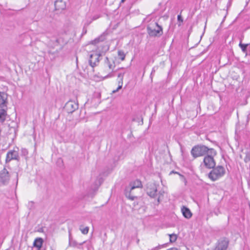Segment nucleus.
I'll return each mask as SVG.
<instances>
[{
  "instance_id": "nucleus-41",
  "label": "nucleus",
  "mask_w": 250,
  "mask_h": 250,
  "mask_svg": "<svg viewBox=\"0 0 250 250\" xmlns=\"http://www.w3.org/2000/svg\"><path fill=\"white\" fill-rule=\"evenodd\" d=\"M125 0H121V2H120V4L121 3H124L125 1Z\"/></svg>"
},
{
  "instance_id": "nucleus-2",
  "label": "nucleus",
  "mask_w": 250,
  "mask_h": 250,
  "mask_svg": "<svg viewBox=\"0 0 250 250\" xmlns=\"http://www.w3.org/2000/svg\"><path fill=\"white\" fill-rule=\"evenodd\" d=\"M213 151V149H209L205 146L198 145L192 147L191 154L194 158H196L198 157L204 156L208 153L212 154Z\"/></svg>"
},
{
  "instance_id": "nucleus-11",
  "label": "nucleus",
  "mask_w": 250,
  "mask_h": 250,
  "mask_svg": "<svg viewBox=\"0 0 250 250\" xmlns=\"http://www.w3.org/2000/svg\"><path fill=\"white\" fill-rule=\"evenodd\" d=\"M55 9L56 11H61L66 8V4L62 0H57L54 3Z\"/></svg>"
},
{
  "instance_id": "nucleus-4",
  "label": "nucleus",
  "mask_w": 250,
  "mask_h": 250,
  "mask_svg": "<svg viewBox=\"0 0 250 250\" xmlns=\"http://www.w3.org/2000/svg\"><path fill=\"white\" fill-rule=\"evenodd\" d=\"M78 108V104L75 101L70 100L68 101L64 106V109L68 113H72Z\"/></svg>"
},
{
  "instance_id": "nucleus-15",
  "label": "nucleus",
  "mask_w": 250,
  "mask_h": 250,
  "mask_svg": "<svg viewBox=\"0 0 250 250\" xmlns=\"http://www.w3.org/2000/svg\"><path fill=\"white\" fill-rule=\"evenodd\" d=\"M181 211L183 216L185 218L189 219L191 217L192 214L190 209L187 207L183 206V207L181 208Z\"/></svg>"
},
{
  "instance_id": "nucleus-33",
  "label": "nucleus",
  "mask_w": 250,
  "mask_h": 250,
  "mask_svg": "<svg viewBox=\"0 0 250 250\" xmlns=\"http://www.w3.org/2000/svg\"><path fill=\"white\" fill-rule=\"evenodd\" d=\"M250 161V155L249 154H247L244 158V161L245 163H248Z\"/></svg>"
},
{
  "instance_id": "nucleus-39",
  "label": "nucleus",
  "mask_w": 250,
  "mask_h": 250,
  "mask_svg": "<svg viewBox=\"0 0 250 250\" xmlns=\"http://www.w3.org/2000/svg\"><path fill=\"white\" fill-rule=\"evenodd\" d=\"M171 173H176V174H179L178 172H175V171H171L170 172V174H171Z\"/></svg>"
},
{
  "instance_id": "nucleus-3",
  "label": "nucleus",
  "mask_w": 250,
  "mask_h": 250,
  "mask_svg": "<svg viewBox=\"0 0 250 250\" xmlns=\"http://www.w3.org/2000/svg\"><path fill=\"white\" fill-rule=\"evenodd\" d=\"M158 186L154 183H148L146 185V192L152 198H156L158 196Z\"/></svg>"
},
{
  "instance_id": "nucleus-31",
  "label": "nucleus",
  "mask_w": 250,
  "mask_h": 250,
  "mask_svg": "<svg viewBox=\"0 0 250 250\" xmlns=\"http://www.w3.org/2000/svg\"><path fill=\"white\" fill-rule=\"evenodd\" d=\"M59 52V51L57 49L54 51H52L51 49H50L48 51V54H52L54 56L57 55L58 54Z\"/></svg>"
},
{
  "instance_id": "nucleus-12",
  "label": "nucleus",
  "mask_w": 250,
  "mask_h": 250,
  "mask_svg": "<svg viewBox=\"0 0 250 250\" xmlns=\"http://www.w3.org/2000/svg\"><path fill=\"white\" fill-rule=\"evenodd\" d=\"M7 94L4 92H0V107L7 106Z\"/></svg>"
},
{
  "instance_id": "nucleus-22",
  "label": "nucleus",
  "mask_w": 250,
  "mask_h": 250,
  "mask_svg": "<svg viewBox=\"0 0 250 250\" xmlns=\"http://www.w3.org/2000/svg\"><path fill=\"white\" fill-rule=\"evenodd\" d=\"M250 44V43L244 44V43H242L241 42H240L239 43V45L240 47V48H241L242 51L244 53H245L247 54V47Z\"/></svg>"
},
{
  "instance_id": "nucleus-19",
  "label": "nucleus",
  "mask_w": 250,
  "mask_h": 250,
  "mask_svg": "<svg viewBox=\"0 0 250 250\" xmlns=\"http://www.w3.org/2000/svg\"><path fill=\"white\" fill-rule=\"evenodd\" d=\"M43 240L41 238H36L34 242V246L35 247L38 248V249H40L42 245Z\"/></svg>"
},
{
  "instance_id": "nucleus-13",
  "label": "nucleus",
  "mask_w": 250,
  "mask_h": 250,
  "mask_svg": "<svg viewBox=\"0 0 250 250\" xmlns=\"http://www.w3.org/2000/svg\"><path fill=\"white\" fill-rule=\"evenodd\" d=\"M229 238L223 237L220 240V250H227L229 247Z\"/></svg>"
},
{
  "instance_id": "nucleus-8",
  "label": "nucleus",
  "mask_w": 250,
  "mask_h": 250,
  "mask_svg": "<svg viewBox=\"0 0 250 250\" xmlns=\"http://www.w3.org/2000/svg\"><path fill=\"white\" fill-rule=\"evenodd\" d=\"M204 164L206 167L208 168H214L215 166V163L213 157L208 154L205 157Z\"/></svg>"
},
{
  "instance_id": "nucleus-23",
  "label": "nucleus",
  "mask_w": 250,
  "mask_h": 250,
  "mask_svg": "<svg viewBox=\"0 0 250 250\" xmlns=\"http://www.w3.org/2000/svg\"><path fill=\"white\" fill-rule=\"evenodd\" d=\"M69 237V246L70 247H76L77 246L78 243L76 242V241L72 240L71 236V233L70 232Z\"/></svg>"
},
{
  "instance_id": "nucleus-27",
  "label": "nucleus",
  "mask_w": 250,
  "mask_h": 250,
  "mask_svg": "<svg viewBox=\"0 0 250 250\" xmlns=\"http://www.w3.org/2000/svg\"><path fill=\"white\" fill-rule=\"evenodd\" d=\"M169 236L170 242L171 243L175 242L177 240V236L175 234H169Z\"/></svg>"
},
{
  "instance_id": "nucleus-10",
  "label": "nucleus",
  "mask_w": 250,
  "mask_h": 250,
  "mask_svg": "<svg viewBox=\"0 0 250 250\" xmlns=\"http://www.w3.org/2000/svg\"><path fill=\"white\" fill-rule=\"evenodd\" d=\"M125 73V72H120L118 73L117 75L118 86L116 90H113L112 93H116V92L118 91L120 89L122 88L123 83L124 77Z\"/></svg>"
},
{
  "instance_id": "nucleus-42",
  "label": "nucleus",
  "mask_w": 250,
  "mask_h": 250,
  "mask_svg": "<svg viewBox=\"0 0 250 250\" xmlns=\"http://www.w3.org/2000/svg\"><path fill=\"white\" fill-rule=\"evenodd\" d=\"M85 242V241L83 242L82 243H80V245H83V244H84Z\"/></svg>"
},
{
  "instance_id": "nucleus-1",
  "label": "nucleus",
  "mask_w": 250,
  "mask_h": 250,
  "mask_svg": "<svg viewBox=\"0 0 250 250\" xmlns=\"http://www.w3.org/2000/svg\"><path fill=\"white\" fill-rule=\"evenodd\" d=\"M146 30L148 34L151 37H160L163 34V27L156 22L148 24Z\"/></svg>"
},
{
  "instance_id": "nucleus-16",
  "label": "nucleus",
  "mask_w": 250,
  "mask_h": 250,
  "mask_svg": "<svg viewBox=\"0 0 250 250\" xmlns=\"http://www.w3.org/2000/svg\"><path fill=\"white\" fill-rule=\"evenodd\" d=\"M60 43V40L57 37H52L48 43V45L50 47L54 48L56 46H59Z\"/></svg>"
},
{
  "instance_id": "nucleus-20",
  "label": "nucleus",
  "mask_w": 250,
  "mask_h": 250,
  "mask_svg": "<svg viewBox=\"0 0 250 250\" xmlns=\"http://www.w3.org/2000/svg\"><path fill=\"white\" fill-rule=\"evenodd\" d=\"M142 187V184L141 181L139 180H136L134 182L133 185L130 187L132 188V189H135L136 188H141Z\"/></svg>"
},
{
  "instance_id": "nucleus-30",
  "label": "nucleus",
  "mask_w": 250,
  "mask_h": 250,
  "mask_svg": "<svg viewBox=\"0 0 250 250\" xmlns=\"http://www.w3.org/2000/svg\"><path fill=\"white\" fill-rule=\"evenodd\" d=\"M21 155L23 156H26L27 155L28 152V150L26 148H22L21 149Z\"/></svg>"
},
{
  "instance_id": "nucleus-6",
  "label": "nucleus",
  "mask_w": 250,
  "mask_h": 250,
  "mask_svg": "<svg viewBox=\"0 0 250 250\" xmlns=\"http://www.w3.org/2000/svg\"><path fill=\"white\" fill-rule=\"evenodd\" d=\"M12 160H20L19 153L15 150L9 151L7 154L5 162L6 163L10 162Z\"/></svg>"
},
{
  "instance_id": "nucleus-36",
  "label": "nucleus",
  "mask_w": 250,
  "mask_h": 250,
  "mask_svg": "<svg viewBox=\"0 0 250 250\" xmlns=\"http://www.w3.org/2000/svg\"><path fill=\"white\" fill-rule=\"evenodd\" d=\"M177 20L179 21L183 22V19L181 15H179L177 17Z\"/></svg>"
},
{
  "instance_id": "nucleus-24",
  "label": "nucleus",
  "mask_w": 250,
  "mask_h": 250,
  "mask_svg": "<svg viewBox=\"0 0 250 250\" xmlns=\"http://www.w3.org/2000/svg\"><path fill=\"white\" fill-rule=\"evenodd\" d=\"M104 63L108 66L110 69H113L115 67V65H113L112 63H111L108 58L107 57L105 58L104 60Z\"/></svg>"
},
{
  "instance_id": "nucleus-17",
  "label": "nucleus",
  "mask_w": 250,
  "mask_h": 250,
  "mask_svg": "<svg viewBox=\"0 0 250 250\" xmlns=\"http://www.w3.org/2000/svg\"><path fill=\"white\" fill-rule=\"evenodd\" d=\"M105 39V35L104 34V33H103L98 38H97L95 40L92 41L91 42V43L92 44L95 45L101 42H103V41H104Z\"/></svg>"
},
{
  "instance_id": "nucleus-44",
  "label": "nucleus",
  "mask_w": 250,
  "mask_h": 250,
  "mask_svg": "<svg viewBox=\"0 0 250 250\" xmlns=\"http://www.w3.org/2000/svg\"><path fill=\"white\" fill-rule=\"evenodd\" d=\"M215 250H219V248H218L217 247L215 249Z\"/></svg>"
},
{
  "instance_id": "nucleus-7",
  "label": "nucleus",
  "mask_w": 250,
  "mask_h": 250,
  "mask_svg": "<svg viewBox=\"0 0 250 250\" xmlns=\"http://www.w3.org/2000/svg\"><path fill=\"white\" fill-rule=\"evenodd\" d=\"M101 55L99 53H94L90 54L89 60V63L93 68L96 66L99 62V58Z\"/></svg>"
},
{
  "instance_id": "nucleus-28",
  "label": "nucleus",
  "mask_w": 250,
  "mask_h": 250,
  "mask_svg": "<svg viewBox=\"0 0 250 250\" xmlns=\"http://www.w3.org/2000/svg\"><path fill=\"white\" fill-rule=\"evenodd\" d=\"M226 173V170L225 168L220 166V177L224 175Z\"/></svg>"
},
{
  "instance_id": "nucleus-40",
  "label": "nucleus",
  "mask_w": 250,
  "mask_h": 250,
  "mask_svg": "<svg viewBox=\"0 0 250 250\" xmlns=\"http://www.w3.org/2000/svg\"><path fill=\"white\" fill-rule=\"evenodd\" d=\"M167 250H177V249L176 248H172L168 249Z\"/></svg>"
},
{
  "instance_id": "nucleus-43",
  "label": "nucleus",
  "mask_w": 250,
  "mask_h": 250,
  "mask_svg": "<svg viewBox=\"0 0 250 250\" xmlns=\"http://www.w3.org/2000/svg\"><path fill=\"white\" fill-rule=\"evenodd\" d=\"M124 68L123 67H121V68H119L118 70H120V69H123Z\"/></svg>"
},
{
  "instance_id": "nucleus-9",
  "label": "nucleus",
  "mask_w": 250,
  "mask_h": 250,
  "mask_svg": "<svg viewBox=\"0 0 250 250\" xmlns=\"http://www.w3.org/2000/svg\"><path fill=\"white\" fill-rule=\"evenodd\" d=\"M134 189H132L130 187H127L125 190V197L128 199L133 201L135 199L137 198V196L135 193Z\"/></svg>"
},
{
  "instance_id": "nucleus-32",
  "label": "nucleus",
  "mask_w": 250,
  "mask_h": 250,
  "mask_svg": "<svg viewBox=\"0 0 250 250\" xmlns=\"http://www.w3.org/2000/svg\"><path fill=\"white\" fill-rule=\"evenodd\" d=\"M28 207L30 209L34 208V202L30 201L28 203Z\"/></svg>"
},
{
  "instance_id": "nucleus-29",
  "label": "nucleus",
  "mask_w": 250,
  "mask_h": 250,
  "mask_svg": "<svg viewBox=\"0 0 250 250\" xmlns=\"http://www.w3.org/2000/svg\"><path fill=\"white\" fill-rule=\"evenodd\" d=\"M224 121L229 119L230 116V113L229 112H225L223 114Z\"/></svg>"
},
{
  "instance_id": "nucleus-34",
  "label": "nucleus",
  "mask_w": 250,
  "mask_h": 250,
  "mask_svg": "<svg viewBox=\"0 0 250 250\" xmlns=\"http://www.w3.org/2000/svg\"><path fill=\"white\" fill-rule=\"evenodd\" d=\"M179 175L180 176V177H181L182 180L184 182V183L186 185L187 184V182L186 178L183 175H182L180 174H179Z\"/></svg>"
},
{
  "instance_id": "nucleus-35",
  "label": "nucleus",
  "mask_w": 250,
  "mask_h": 250,
  "mask_svg": "<svg viewBox=\"0 0 250 250\" xmlns=\"http://www.w3.org/2000/svg\"><path fill=\"white\" fill-rule=\"evenodd\" d=\"M163 247V245H159L154 248H153L151 250H158L161 248V247Z\"/></svg>"
},
{
  "instance_id": "nucleus-14",
  "label": "nucleus",
  "mask_w": 250,
  "mask_h": 250,
  "mask_svg": "<svg viewBox=\"0 0 250 250\" xmlns=\"http://www.w3.org/2000/svg\"><path fill=\"white\" fill-rule=\"evenodd\" d=\"M208 177L212 181H215L219 178V166L209 172Z\"/></svg>"
},
{
  "instance_id": "nucleus-37",
  "label": "nucleus",
  "mask_w": 250,
  "mask_h": 250,
  "mask_svg": "<svg viewBox=\"0 0 250 250\" xmlns=\"http://www.w3.org/2000/svg\"><path fill=\"white\" fill-rule=\"evenodd\" d=\"M113 76H114L113 74H109L107 75L106 76H105V78L112 77H113Z\"/></svg>"
},
{
  "instance_id": "nucleus-25",
  "label": "nucleus",
  "mask_w": 250,
  "mask_h": 250,
  "mask_svg": "<svg viewBox=\"0 0 250 250\" xmlns=\"http://www.w3.org/2000/svg\"><path fill=\"white\" fill-rule=\"evenodd\" d=\"M118 55L120 57V58L122 61H124L125 59V54L124 52L122 50H119L118 51Z\"/></svg>"
},
{
  "instance_id": "nucleus-45",
  "label": "nucleus",
  "mask_w": 250,
  "mask_h": 250,
  "mask_svg": "<svg viewBox=\"0 0 250 250\" xmlns=\"http://www.w3.org/2000/svg\"><path fill=\"white\" fill-rule=\"evenodd\" d=\"M226 15L225 16H224V19H223V21H224V19H225V18H226Z\"/></svg>"
},
{
  "instance_id": "nucleus-18",
  "label": "nucleus",
  "mask_w": 250,
  "mask_h": 250,
  "mask_svg": "<svg viewBox=\"0 0 250 250\" xmlns=\"http://www.w3.org/2000/svg\"><path fill=\"white\" fill-rule=\"evenodd\" d=\"M7 115L6 111L4 109H0V121L1 123L4 122Z\"/></svg>"
},
{
  "instance_id": "nucleus-5",
  "label": "nucleus",
  "mask_w": 250,
  "mask_h": 250,
  "mask_svg": "<svg viewBox=\"0 0 250 250\" xmlns=\"http://www.w3.org/2000/svg\"><path fill=\"white\" fill-rule=\"evenodd\" d=\"M10 174L5 167L0 171V183L2 185L8 184L10 180Z\"/></svg>"
},
{
  "instance_id": "nucleus-21",
  "label": "nucleus",
  "mask_w": 250,
  "mask_h": 250,
  "mask_svg": "<svg viewBox=\"0 0 250 250\" xmlns=\"http://www.w3.org/2000/svg\"><path fill=\"white\" fill-rule=\"evenodd\" d=\"M164 193L165 192L163 190L159 191V192L158 193V196L156 198L157 199V205H158L160 203L161 199L163 198Z\"/></svg>"
},
{
  "instance_id": "nucleus-26",
  "label": "nucleus",
  "mask_w": 250,
  "mask_h": 250,
  "mask_svg": "<svg viewBox=\"0 0 250 250\" xmlns=\"http://www.w3.org/2000/svg\"><path fill=\"white\" fill-rule=\"evenodd\" d=\"M83 226L81 225L80 226V229L83 234H86L88 232L89 228L86 227L84 228H82Z\"/></svg>"
},
{
  "instance_id": "nucleus-38",
  "label": "nucleus",
  "mask_w": 250,
  "mask_h": 250,
  "mask_svg": "<svg viewBox=\"0 0 250 250\" xmlns=\"http://www.w3.org/2000/svg\"><path fill=\"white\" fill-rule=\"evenodd\" d=\"M86 30L83 28L82 35H84V34H86Z\"/></svg>"
}]
</instances>
